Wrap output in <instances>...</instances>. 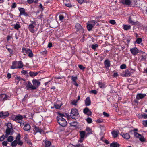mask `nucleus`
Segmentation results:
<instances>
[{
	"label": "nucleus",
	"instance_id": "f257e3e1",
	"mask_svg": "<svg viewBox=\"0 0 147 147\" xmlns=\"http://www.w3.org/2000/svg\"><path fill=\"white\" fill-rule=\"evenodd\" d=\"M39 24H36L34 22L32 21L31 23L28 26V28L29 31L32 33L36 32L39 27Z\"/></svg>",
	"mask_w": 147,
	"mask_h": 147
},
{
	"label": "nucleus",
	"instance_id": "f03ea898",
	"mask_svg": "<svg viewBox=\"0 0 147 147\" xmlns=\"http://www.w3.org/2000/svg\"><path fill=\"white\" fill-rule=\"evenodd\" d=\"M26 116L24 115L22 116L20 114L16 115L15 117L12 118L13 120L20 124V126H22L24 124V122L22 121V119L24 118H25Z\"/></svg>",
	"mask_w": 147,
	"mask_h": 147
},
{
	"label": "nucleus",
	"instance_id": "7ed1b4c3",
	"mask_svg": "<svg viewBox=\"0 0 147 147\" xmlns=\"http://www.w3.org/2000/svg\"><path fill=\"white\" fill-rule=\"evenodd\" d=\"M24 65L23 63L21 61H13L12 65L11 67V69H14L17 68L22 69Z\"/></svg>",
	"mask_w": 147,
	"mask_h": 147
},
{
	"label": "nucleus",
	"instance_id": "20e7f679",
	"mask_svg": "<svg viewBox=\"0 0 147 147\" xmlns=\"http://www.w3.org/2000/svg\"><path fill=\"white\" fill-rule=\"evenodd\" d=\"M7 129L6 130L5 135L7 137L9 135H11L13 134V129L11 123H7Z\"/></svg>",
	"mask_w": 147,
	"mask_h": 147
},
{
	"label": "nucleus",
	"instance_id": "39448f33",
	"mask_svg": "<svg viewBox=\"0 0 147 147\" xmlns=\"http://www.w3.org/2000/svg\"><path fill=\"white\" fill-rule=\"evenodd\" d=\"M70 116L72 118L76 119L79 116L78 110L76 108H72L70 113Z\"/></svg>",
	"mask_w": 147,
	"mask_h": 147
},
{
	"label": "nucleus",
	"instance_id": "423d86ee",
	"mask_svg": "<svg viewBox=\"0 0 147 147\" xmlns=\"http://www.w3.org/2000/svg\"><path fill=\"white\" fill-rule=\"evenodd\" d=\"M57 121L58 123L62 127H65L67 125V122L63 117H57Z\"/></svg>",
	"mask_w": 147,
	"mask_h": 147
},
{
	"label": "nucleus",
	"instance_id": "0eeeda50",
	"mask_svg": "<svg viewBox=\"0 0 147 147\" xmlns=\"http://www.w3.org/2000/svg\"><path fill=\"white\" fill-rule=\"evenodd\" d=\"M33 129L34 133H35V134L37 132H39L40 134H44L43 131L41 128H40L38 127L35 126L34 127Z\"/></svg>",
	"mask_w": 147,
	"mask_h": 147
},
{
	"label": "nucleus",
	"instance_id": "6e6552de",
	"mask_svg": "<svg viewBox=\"0 0 147 147\" xmlns=\"http://www.w3.org/2000/svg\"><path fill=\"white\" fill-rule=\"evenodd\" d=\"M20 12V15H24L25 16L27 17L28 16V14L26 12L24 8H21L19 9Z\"/></svg>",
	"mask_w": 147,
	"mask_h": 147
},
{
	"label": "nucleus",
	"instance_id": "1a4fd4ad",
	"mask_svg": "<svg viewBox=\"0 0 147 147\" xmlns=\"http://www.w3.org/2000/svg\"><path fill=\"white\" fill-rule=\"evenodd\" d=\"M33 86H35L36 89L38 88L40 84V82L39 80L36 79H33L32 81Z\"/></svg>",
	"mask_w": 147,
	"mask_h": 147
},
{
	"label": "nucleus",
	"instance_id": "9d476101",
	"mask_svg": "<svg viewBox=\"0 0 147 147\" xmlns=\"http://www.w3.org/2000/svg\"><path fill=\"white\" fill-rule=\"evenodd\" d=\"M26 88L27 89L29 88H30L32 90H35L36 89V87L32 85L31 82L29 81H28V84L26 87Z\"/></svg>",
	"mask_w": 147,
	"mask_h": 147
},
{
	"label": "nucleus",
	"instance_id": "9b49d317",
	"mask_svg": "<svg viewBox=\"0 0 147 147\" xmlns=\"http://www.w3.org/2000/svg\"><path fill=\"white\" fill-rule=\"evenodd\" d=\"M130 51L131 53L134 55H136L138 52V49L134 47V48L131 49Z\"/></svg>",
	"mask_w": 147,
	"mask_h": 147
},
{
	"label": "nucleus",
	"instance_id": "f8f14e48",
	"mask_svg": "<svg viewBox=\"0 0 147 147\" xmlns=\"http://www.w3.org/2000/svg\"><path fill=\"white\" fill-rule=\"evenodd\" d=\"M145 94L138 93L137 95L136 98L138 100L141 99L146 96Z\"/></svg>",
	"mask_w": 147,
	"mask_h": 147
},
{
	"label": "nucleus",
	"instance_id": "ddd939ff",
	"mask_svg": "<svg viewBox=\"0 0 147 147\" xmlns=\"http://www.w3.org/2000/svg\"><path fill=\"white\" fill-rule=\"evenodd\" d=\"M24 126L23 129L25 131H29L31 129V126L30 125L28 124H24Z\"/></svg>",
	"mask_w": 147,
	"mask_h": 147
},
{
	"label": "nucleus",
	"instance_id": "4468645a",
	"mask_svg": "<svg viewBox=\"0 0 147 147\" xmlns=\"http://www.w3.org/2000/svg\"><path fill=\"white\" fill-rule=\"evenodd\" d=\"M120 135H121L126 140H128L130 138V136L128 133L124 134L123 133H121Z\"/></svg>",
	"mask_w": 147,
	"mask_h": 147
},
{
	"label": "nucleus",
	"instance_id": "2eb2a0df",
	"mask_svg": "<svg viewBox=\"0 0 147 147\" xmlns=\"http://www.w3.org/2000/svg\"><path fill=\"white\" fill-rule=\"evenodd\" d=\"M131 74V72L129 69H127L123 73V76L127 77L129 76Z\"/></svg>",
	"mask_w": 147,
	"mask_h": 147
},
{
	"label": "nucleus",
	"instance_id": "dca6fc26",
	"mask_svg": "<svg viewBox=\"0 0 147 147\" xmlns=\"http://www.w3.org/2000/svg\"><path fill=\"white\" fill-rule=\"evenodd\" d=\"M8 98V96L4 94L0 95V100H6Z\"/></svg>",
	"mask_w": 147,
	"mask_h": 147
},
{
	"label": "nucleus",
	"instance_id": "f3484780",
	"mask_svg": "<svg viewBox=\"0 0 147 147\" xmlns=\"http://www.w3.org/2000/svg\"><path fill=\"white\" fill-rule=\"evenodd\" d=\"M123 28L126 30L130 29L131 28V26L130 25L123 24L122 26Z\"/></svg>",
	"mask_w": 147,
	"mask_h": 147
},
{
	"label": "nucleus",
	"instance_id": "a211bd4d",
	"mask_svg": "<svg viewBox=\"0 0 147 147\" xmlns=\"http://www.w3.org/2000/svg\"><path fill=\"white\" fill-rule=\"evenodd\" d=\"M43 142L45 143V147H49L50 146L51 144L50 141L45 140H44Z\"/></svg>",
	"mask_w": 147,
	"mask_h": 147
},
{
	"label": "nucleus",
	"instance_id": "6ab92c4d",
	"mask_svg": "<svg viewBox=\"0 0 147 147\" xmlns=\"http://www.w3.org/2000/svg\"><path fill=\"white\" fill-rule=\"evenodd\" d=\"M121 3L124 4H126L127 5H129L131 4V1L130 0H122Z\"/></svg>",
	"mask_w": 147,
	"mask_h": 147
},
{
	"label": "nucleus",
	"instance_id": "aec40b11",
	"mask_svg": "<svg viewBox=\"0 0 147 147\" xmlns=\"http://www.w3.org/2000/svg\"><path fill=\"white\" fill-rule=\"evenodd\" d=\"M31 50L28 48H23L22 51L25 55L28 54Z\"/></svg>",
	"mask_w": 147,
	"mask_h": 147
},
{
	"label": "nucleus",
	"instance_id": "412c9836",
	"mask_svg": "<svg viewBox=\"0 0 147 147\" xmlns=\"http://www.w3.org/2000/svg\"><path fill=\"white\" fill-rule=\"evenodd\" d=\"M85 104L86 106H88L91 104V101L90 100V98L88 97L85 100Z\"/></svg>",
	"mask_w": 147,
	"mask_h": 147
},
{
	"label": "nucleus",
	"instance_id": "4be33fe9",
	"mask_svg": "<svg viewBox=\"0 0 147 147\" xmlns=\"http://www.w3.org/2000/svg\"><path fill=\"white\" fill-rule=\"evenodd\" d=\"M87 27L88 30L89 31H90L93 27L92 25L90 23L89 21L87 24Z\"/></svg>",
	"mask_w": 147,
	"mask_h": 147
},
{
	"label": "nucleus",
	"instance_id": "5701e85b",
	"mask_svg": "<svg viewBox=\"0 0 147 147\" xmlns=\"http://www.w3.org/2000/svg\"><path fill=\"white\" fill-rule=\"evenodd\" d=\"M98 84L99 87L100 88H104L106 87L105 84L101 82H99Z\"/></svg>",
	"mask_w": 147,
	"mask_h": 147
},
{
	"label": "nucleus",
	"instance_id": "b1692460",
	"mask_svg": "<svg viewBox=\"0 0 147 147\" xmlns=\"http://www.w3.org/2000/svg\"><path fill=\"white\" fill-rule=\"evenodd\" d=\"M76 28L78 30L82 29V27L81 26L79 23H77L75 25Z\"/></svg>",
	"mask_w": 147,
	"mask_h": 147
},
{
	"label": "nucleus",
	"instance_id": "393cba45",
	"mask_svg": "<svg viewBox=\"0 0 147 147\" xmlns=\"http://www.w3.org/2000/svg\"><path fill=\"white\" fill-rule=\"evenodd\" d=\"M119 144L117 142H113L110 144L111 147H119Z\"/></svg>",
	"mask_w": 147,
	"mask_h": 147
},
{
	"label": "nucleus",
	"instance_id": "a878e982",
	"mask_svg": "<svg viewBox=\"0 0 147 147\" xmlns=\"http://www.w3.org/2000/svg\"><path fill=\"white\" fill-rule=\"evenodd\" d=\"M104 64L105 67H109L110 66V61L108 60H106L105 61Z\"/></svg>",
	"mask_w": 147,
	"mask_h": 147
},
{
	"label": "nucleus",
	"instance_id": "bb28decb",
	"mask_svg": "<svg viewBox=\"0 0 147 147\" xmlns=\"http://www.w3.org/2000/svg\"><path fill=\"white\" fill-rule=\"evenodd\" d=\"M80 138L84 139L86 136V133L85 131H83L80 132Z\"/></svg>",
	"mask_w": 147,
	"mask_h": 147
},
{
	"label": "nucleus",
	"instance_id": "cd10ccee",
	"mask_svg": "<svg viewBox=\"0 0 147 147\" xmlns=\"http://www.w3.org/2000/svg\"><path fill=\"white\" fill-rule=\"evenodd\" d=\"M118 132V131H113L112 132L111 134L113 136L114 138H115L117 136Z\"/></svg>",
	"mask_w": 147,
	"mask_h": 147
},
{
	"label": "nucleus",
	"instance_id": "c85d7f7f",
	"mask_svg": "<svg viewBox=\"0 0 147 147\" xmlns=\"http://www.w3.org/2000/svg\"><path fill=\"white\" fill-rule=\"evenodd\" d=\"M18 142L17 140H14L11 143V146L12 147H16V146Z\"/></svg>",
	"mask_w": 147,
	"mask_h": 147
},
{
	"label": "nucleus",
	"instance_id": "c756f323",
	"mask_svg": "<svg viewBox=\"0 0 147 147\" xmlns=\"http://www.w3.org/2000/svg\"><path fill=\"white\" fill-rule=\"evenodd\" d=\"M7 141L8 142H12L14 140V138L13 136H7Z\"/></svg>",
	"mask_w": 147,
	"mask_h": 147
},
{
	"label": "nucleus",
	"instance_id": "7c9ffc66",
	"mask_svg": "<svg viewBox=\"0 0 147 147\" xmlns=\"http://www.w3.org/2000/svg\"><path fill=\"white\" fill-rule=\"evenodd\" d=\"M23 80L19 76H17L15 77V81L16 82H17V83H18L20 80Z\"/></svg>",
	"mask_w": 147,
	"mask_h": 147
},
{
	"label": "nucleus",
	"instance_id": "2f4dec72",
	"mask_svg": "<svg viewBox=\"0 0 147 147\" xmlns=\"http://www.w3.org/2000/svg\"><path fill=\"white\" fill-rule=\"evenodd\" d=\"M70 124L71 126L75 127L77 126L78 123L76 121H73L70 123Z\"/></svg>",
	"mask_w": 147,
	"mask_h": 147
},
{
	"label": "nucleus",
	"instance_id": "473e14b6",
	"mask_svg": "<svg viewBox=\"0 0 147 147\" xmlns=\"http://www.w3.org/2000/svg\"><path fill=\"white\" fill-rule=\"evenodd\" d=\"M89 22L92 25L93 27H94L95 26V25L97 24H98L97 22L94 20H92Z\"/></svg>",
	"mask_w": 147,
	"mask_h": 147
},
{
	"label": "nucleus",
	"instance_id": "72a5a7b5",
	"mask_svg": "<svg viewBox=\"0 0 147 147\" xmlns=\"http://www.w3.org/2000/svg\"><path fill=\"white\" fill-rule=\"evenodd\" d=\"M2 115H1V117H3L4 116H7L8 115V113L7 112H2L0 113Z\"/></svg>",
	"mask_w": 147,
	"mask_h": 147
},
{
	"label": "nucleus",
	"instance_id": "f704fd0d",
	"mask_svg": "<svg viewBox=\"0 0 147 147\" xmlns=\"http://www.w3.org/2000/svg\"><path fill=\"white\" fill-rule=\"evenodd\" d=\"M7 137L4 134L3 135L1 136L0 137V141L2 142Z\"/></svg>",
	"mask_w": 147,
	"mask_h": 147
},
{
	"label": "nucleus",
	"instance_id": "c9c22d12",
	"mask_svg": "<svg viewBox=\"0 0 147 147\" xmlns=\"http://www.w3.org/2000/svg\"><path fill=\"white\" fill-rule=\"evenodd\" d=\"M14 28L18 30L20 28V25L18 23H17L15 24L14 25Z\"/></svg>",
	"mask_w": 147,
	"mask_h": 147
},
{
	"label": "nucleus",
	"instance_id": "e433bc0d",
	"mask_svg": "<svg viewBox=\"0 0 147 147\" xmlns=\"http://www.w3.org/2000/svg\"><path fill=\"white\" fill-rule=\"evenodd\" d=\"M62 105V104H61L59 105L58 104L56 103L54 105V106L56 109H59L61 107Z\"/></svg>",
	"mask_w": 147,
	"mask_h": 147
},
{
	"label": "nucleus",
	"instance_id": "4c0bfd02",
	"mask_svg": "<svg viewBox=\"0 0 147 147\" xmlns=\"http://www.w3.org/2000/svg\"><path fill=\"white\" fill-rule=\"evenodd\" d=\"M59 117H68V115H67L66 113H59Z\"/></svg>",
	"mask_w": 147,
	"mask_h": 147
},
{
	"label": "nucleus",
	"instance_id": "58836bf2",
	"mask_svg": "<svg viewBox=\"0 0 147 147\" xmlns=\"http://www.w3.org/2000/svg\"><path fill=\"white\" fill-rule=\"evenodd\" d=\"M38 73L37 72H30V74L31 76H36Z\"/></svg>",
	"mask_w": 147,
	"mask_h": 147
},
{
	"label": "nucleus",
	"instance_id": "ea45409f",
	"mask_svg": "<svg viewBox=\"0 0 147 147\" xmlns=\"http://www.w3.org/2000/svg\"><path fill=\"white\" fill-rule=\"evenodd\" d=\"M140 137H139V138L140 141H141L142 142H144L145 141V139L143 136L141 135V136H140Z\"/></svg>",
	"mask_w": 147,
	"mask_h": 147
},
{
	"label": "nucleus",
	"instance_id": "a19ab883",
	"mask_svg": "<svg viewBox=\"0 0 147 147\" xmlns=\"http://www.w3.org/2000/svg\"><path fill=\"white\" fill-rule=\"evenodd\" d=\"M142 41V39L141 38H138L136 40V42L137 44H140Z\"/></svg>",
	"mask_w": 147,
	"mask_h": 147
},
{
	"label": "nucleus",
	"instance_id": "79ce46f5",
	"mask_svg": "<svg viewBox=\"0 0 147 147\" xmlns=\"http://www.w3.org/2000/svg\"><path fill=\"white\" fill-rule=\"evenodd\" d=\"M78 102V100H72L71 102V104L74 105L75 106H76L77 105V103Z\"/></svg>",
	"mask_w": 147,
	"mask_h": 147
},
{
	"label": "nucleus",
	"instance_id": "37998d69",
	"mask_svg": "<svg viewBox=\"0 0 147 147\" xmlns=\"http://www.w3.org/2000/svg\"><path fill=\"white\" fill-rule=\"evenodd\" d=\"M86 121L87 122L89 123H90L92 122V120L91 118L90 117H88L86 119Z\"/></svg>",
	"mask_w": 147,
	"mask_h": 147
},
{
	"label": "nucleus",
	"instance_id": "c03bdc74",
	"mask_svg": "<svg viewBox=\"0 0 147 147\" xmlns=\"http://www.w3.org/2000/svg\"><path fill=\"white\" fill-rule=\"evenodd\" d=\"M7 141H3L2 143V144L3 146H7L8 144Z\"/></svg>",
	"mask_w": 147,
	"mask_h": 147
},
{
	"label": "nucleus",
	"instance_id": "a18cd8bd",
	"mask_svg": "<svg viewBox=\"0 0 147 147\" xmlns=\"http://www.w3.org/2000/svg\"><path fill=\"white\" fill-rule=\"evenodd\" d=\"M134 136L136 137L137 138H139V137L141 136V134H139V133L136 132H134Z\"/></svg>",
	"mask_w": 147,
	"mask_h": 147
},
{
	"label": "nucleus",
	"instance_id": "49530a36",
	"mask_svg": "<svg viewBox=\"0 0 147 147\" xmlns=\"http://www.w3.org/2000/svg\"><path fill=\"white\" fill-rule=\"evenodd\" d=\"M142 124L144 127L147 126V120H143L142 121Z\"/></svg>",
	"mask_w": 147,
	"mask_h": 147
},
{
	"label": "nucleus",
	"instance_id": "de8ad7c7",
	"mask_svg": "<svg viewBox=\"0 0 147 147\" xmlns=\"http://www.w3.org/2000/svg\"><path fill=\"white\" fill-rule=\"evenodd\" d=\"M98 45L97 44L92 45V48L94 49H95L98 47Z\"/></svg>",
	"mask_w": 147,
	"mask_h": 147
},
{
	"label": "nucleus",
	"instance_id": "09e8293b",
	"mask_svg": "<svg viewBox=\"0 0 147 147\" xmlns=\"http://www.w3.org/2000/svg\"><path fill=\"white\" fill-rule=\"evenodd\" d=\"M20 134H18L17 135L16 138V140H17V141L20 140Z\"/></svg>",
	"mask_w": 147,
	"mask_h": 147
},
{
	"label": "nucleus",
	"instance_id": "8fccbe9b",
	"mask_svg": "<svg viewBox=\"0 0 147 147\" xmlns=\"http://www.w3.org/2000/svg\"><path fill=\"white\" fill-rule=\"evenodd\" d=\"M129 23L132 25H134L135 24V22L132 20L131 18H129Z\"/></svg>",
	"mask_w": 147,
	"mask_h": 147
},
{
	"label": "nucleus",
	"instance_id": "3c124183",
	"mask_svg": "<svg viewBox=\"0 0 147 147\" xmlns=\"http://www.w3.org/2000/svg\"><path fill=\"white\" fill-rule=\"evenodd\" d=\"M126 65L125 64H122L120 66V68L122 69H125L126 68Z\"/></svg>",
	"mask_w": 147,
	"mask_h": 147
},
{
	"label": "nucleus",
	"instance_id": "603ef678",
	"mask_svg": "<svg viewBox=\"0 0 147 147\" xmlns=\"http://www.w3.org/2000/svg\"><path fill=\"white\" fill-rule=\"evenodd\" d=\"M77 79V77H75L73 76H72L71 77V80L73 82L76 81Z\"/></svg>",
	"mask_w": 147,
	"mask_h": 147
},
{
	"label": "nucleus",
	"instance_id": "864d4df0",
	"mask_svg": "<svg viewBox=\"0 0 147 147\" xmlns=\"http://www.w3.org/2000/svg\"><path fill=\"white\" fill-rule=\"evenodd\" d=\"M76 147H84V144L82 143H80L78 144L76 146Z\"/></svg>",
	"mask_w": 147,
	"mask_h": 147
},
{
	"label": "nucleus",
	"instance_id": "5fc2aeb1",
	"mask_svg": "<svg viewBox=\"0 0 147 147\" xmlns=\"http://www.w3.org/2000/svg\"><path fill=\"white\" fill-rule=\"evenodd\" d=\"M89 109L87 108H85L84 110V113L86 114L88 112Z\"/></svg>",
	"mask_w": 147,
	"mask_h": 147
},
{
	"label": "nucleus",
	"instance_id": "6e6d98bb",
	"mask_svg": "<svg viewBox=\"0 0 147 147\" xmlns=\"http://www.w3.org/2000/svg\"><path fill=\"white\" fill-rule=\"evenodd\" d=\"M146 56L145 55H143L142 56V58L141 59V60L142 61H145L146 59Z\"/></svg>",
	"mask_w": 147,
	"mask_h": 147
},
{
	"label": "nucleus",
	"instance_id": "4d7b16f0",
	"mask_svg": "<svg viewBox=\"0 0 147 147\" xmlns=\"http://www.w3.org/2000/svg\"><path fill=\"white\" fill-rule=\"evenodd\" d=\"M88 134H90L91 132V129L90 128L87 127L86 129Z\"/></svg>",
	"mask_w": 147,
	"mask_h": 147
},
{
	"label": "nucleus",
	"instance_id": "13d9d810",
	"mask_svg": "<svg viewBox=\"0 0 147 147\" xmlns=\"http://www.w3.org/2000/svg\"><path fill=\"white\" fill-rule=\"evenodd\" d=\"M28 54V56L30 57H32L33 56V54L31 50L30 51Z\"/></svg>",
	"mask_w": 147,
	"mask_h": 147
},
{
	"label": "nucleus",
	"instance_id": "bf43d9fd",
	"mask_svg": "<svg viewBox=\"0 0 147 147\" xmlns=\"http://www.w3.org/2000/svg\"><path fill=\"white\" fill-rule=\"evenodd\" d=\"M78 67L81 69L82 70H84L85 69V67L81 65H78Z\"/></svg>",
	"mask_w": 147,
	"mask_h": 147
},
{
	"label": "nucleus",
	"instance_id": "052dcab7",
	"mask_svg": "<svg viewBox=\"0 0 147 147\" xmlns=\"http://www.w3.org/2000/svg\"><path fill=\"white\" fill-rule=\"evenodd\" d=\"M103 114L106 117H109V114L105 112H103Z\"/></svg>",
	"mask_w": 147,
	"mask_h": 147
},
{
	"label": "nucleus",
	"instance_id": "680f3d73",
	"mask_svg": "<svg viewBox=\"0 0 147 147\" xmlns=\"http://www.w3.org/2000/svg\"><path fill=\"white\" fill-rule=\"evenodd\" d=\"M59 20H60L62 21L63 19L64 18V16L62 15H60L59 16Z\"/></svg>",
	"mask_w": 147,
	"mask_h": 147
},
{
	"label": "nucleus",
	"instance_id": "e2e57ef3",
	"mask_svg": "<svg viewBox=\"0 0 147 147\" xmlns=\"http://www.w3.org/2000/svg\"><path fill=\"white\" fill-rule=\"evenodd\" d=\"M18 144L19 145L22 146L23 144V142L22 141L20 140L18 141Z\"/></svg>",
	"mask_w": 147,
	"mask_h": 147
},
{
	"label": "nucleus",
	"instance_id": "0e129e2a",
	"mask_svg": "<svg viewBox=\"0 0 147 147\" xmlns=\"http://www.w3.org/2000/svg\"><path fill=\"white\" fill-rule=\"evenodd\" d=\"M109 23L111 24H114L115 23V22L114 20H111L109 21Z\"/></svg>",
	"mask_w": 147,
	"mask_h": 147
},
{
	"label": "nucleus",
	"instance_id": "69168bd1",
	"mask_svg": "<svg viewBox=\"0 0 147 147\" xmlns=\"http://www.w3.org/2000/svg\"><path fill=\"white\" fill-rule=\"evenodd\" d=\"M142 116L144 119L147 118V114H144L142 115Z\"/></svg>",
	"mask_w": 147,
	"mask_h": 147
},
{
	"label": "nucleus",
	"instance_id": "338daca9",
	"mask_svg": "<svg viewBox=\"0 0 147 147\" xmlns=\"http://www.w3.org/2000/svg\"><path fill=\"white\" fill-rule=\"evenodd\" d=\"M12 38V37L11 35H8L7 37V41L9 40L10 39Z\"/></svg>",
	"mask_w": 147,
	"mask_h": 147
},
{
	"label": "nucleus",
	"instance_id": "774afa93",
	"mask_svg": "<svg viewBox=\"0 0 147 147\" xmlns=\"http://www.w3.org/2000/svg\"><path fill=\"white\" fill-rule=\"evenodd\" d=\"M21 72L22 74H26L27 72L26 70H23L21 71Z\"/></svg>",
	"mask_w": 147,
	"mask_h": 147
}]
</instances>
